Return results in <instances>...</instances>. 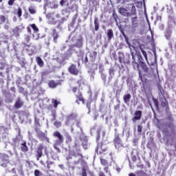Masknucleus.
<instances>
[{"label": "nucleus", "instance_id": "nucleus-1", "mask_svg": "<svg viewBox=\"0 0 176 176\" xmlns=\"http://www.w3.org/2000/svg\"><path fill=\"white\" fill-rule=\"evenodd\" d=\"M107 132L104 129H102V126H98L97 128L96 131V142H97V147L95 149L96 153L98 155V149H100L99 151V153L101 155L104 153V152L107 151V148L104 147V146H101L100 147V141L101 140V144H108V140H107L106 136Z\"/></svg>", "mask_w": 176, "mask_h": 176}, {"label": "nucleus", "instance_id": "nucleus-2", "mask_svg": "<svg viewBox=\"0 0 176 176\" xmlns=\"http://www.w3.org/2000/svg\"><path fill=\"white\" fill-rule=\"evenodd\" d=\"M130 50L132 57V65L134 69H138L139 77L141 79V80H142V74H141V69H140V63L144 61V58H142L141 52L137 51V47H135V50L131 47Z\"/></svg>", "mask_w": 176, "mask_h": 176}, {"label": "nucleus", "instance_id": "nucleus-3", "mask_svg": "<svg viewBox=\"0 0 176 176\" xmlns=\"http://www.w3.org/2000/svg\"><path fill=\"white\" fill-rule=\"evenodd\" d=\"M157 127L161 131H162L164 134V141L166 145H170L173 146L175 144L174 137H173L170 133H168V129H166L163 127V124H162V120H157Z\"/></svg>", "mask_w": 176, "mask_h": 176}, {"label": "nucleus", "instance_id": "nucleus-4", "mask_svg": "<svg viewBox=\"0 0 176 176\" xmlns=\"http://www.w3.org/2000/svg\"><path fill=\"white\" fill-rule=\"evenodd\" d=\"M118 12L121 16L124 17H131V16L137 15V10L135 9V6L131 4L128 8L120 7L118 8Z\"/></svg>", "mask_w": 176, "mask_h": 176}, {"label": "nucleus", "instance_id": "nucleus-5", "mask_svg": "<svg viewBox=\"0 0 176 176\" xmlns=\"http://www.w3.org/2000/svg\"><path fill=\"white\" fill-rule=\"evenodd\" d=\"M43 151L45 156H47V159H49V151H47V146H45V144L43 143H41L37 146L36 150L35 151L37 161H39L41 157L43 156Z\"/></svg>", "mask_w": 176, "mask_h": 176}, {"label": "nucleus", "instance_id": "nucleus-6", "mask_svg": "<svg viewBox=\"0 0 176 176\" xmlns=\"http://www.w3.org/2000/svg\"><path fill=\"white\" fill-rule=\"evenodd\" d=\"M113 76H115V69L113 67H111L109 69V77L107 79V74L105 77V80H102V83L105 87H109V86H111V82H112V80L113 79Z\"/></svg>", "mask_w": 176, "mask_h": 176}, {"label": "nucleus", "instance_id": "nucleus-7", "mask_svg": "<svg viewBox=\"0 0 176 176\" xmlns=\"http://www.w3.org/2000/svg\"><path fill=\"white\" fill-rule=\"evenodd\" d=\"M115 138L113 140L115 148L116 149H118V151H122V148H124V144H123V142H122L120 137H119V133L117 132L118 130L115 129Z\"/></svg>", "mask_w": 176, "mask_h": 176}, {"label": "nucleus", "instance_id": "nucleus-8", "mask_svg": "<svg viewBox=\"0 0 176 176\" xmlns=\"http://www.w3.org/2000/svg\"><path fill=\"white\" fill-rule=\"evenodd\" d=\"M34 131L36 133V137H37L40 141H47V142H49L50 139H49L46 133H43L41 131V128L34 129Z\"/></svg>", "mask_w": 176, "mask_h": 176}, {"label": "nucleus", "instance_id": "nucleus-9", "mask_svg": "<svg viewBox=\"0 0 176 176\" xmlns=\"http://www.w3.org/2000/svg\"><path fill=\"white\" fill-rule=\"evenodd\" d=\"M72 44L70 45L73 49L74 47H77V49H82L83 47V37H80L76 38V37H73L72 38Z\"/></svg>", "mask_w": 176, "mask_h": 176}, {"label": "nucleus", "instance_id": "nucleus-10", "mask_svg": "<svg viewBox=\"0 0 176 176\" xmlns=\"http://www.w3.org/2000/svg\"><path fill=\"white\" fill-rule=\"evenodd\" d=\"M24 26L19 25L14 29H11V32H10L11 37L14 36V38H19L20 34L23 32V30H24Z\"/></svg>", "mask_w": 176, "mask_h": 176}, {"label": "nucleus", "instance_id": "nucleus-11", "mask_svg": "<svg viewBox=\"0 0 176 176\" xmlns=\"http://www.w3.org/2000/svg\"><path fill=\"white\" fill-rule=\"evenodd\" d=\"M23 140V136L19 133L18 135L16 136L15 138L12 139V145L13 146V151L15 153H17V150L16 148L20 145V142Z\"/></svg>", "mask_w": 176, "mask_h": 176}, {"label": "nucleus", "instance_id": "nucleus-12", "mask_svg": "<svg viewBox=\"0 0 176 176\" xmlns=\"http://www.w3.org/2000/svg\"><path fill=\"white\" fill-rule=\"evenodd\" d=\"M76 118H78V115H76L75 113L68 116L67 120L65 122V126H74V124H75V122H76Z\"/></svg>", "mask_w": 176, "mask_h": 176}, {"label": "nucleus", "instance_id": "nucleus-13", "mask_svg": "<svg viewBox=\"0 0 176 176\" xmlns=\"http://www.w3.org/2000/svg\"><path fill=\"white\" fill-rule=\"evenodd\" d=\"M72 52H74V48L72 46H69V49L65 52V54L63 56V58L61 60H58V58H57V61L61 64L63 61L68 60L72 56Z\"/></svg>", "mask_w": 176, "mask_h": 176}, {"label": "nucleus", "instance_id": "nucleus-14", "mask_svg": "<svg viewBox=\"0 0 176 176\" xmlns=\"http://www.w3.org/2000/svg\"><path fill=\"white\" fill-rule=\"evenodd\" d=\"M68 72H69L71 75H74L75 76H78V75L80 74V69H78V67H76V65L72 64L68 67Z\"/></svg>", "mask_w": 176, "mask_h": 176}, {"label": "nucleus", "instance_id": "nucleus-15", "mask_svg": "<svg viewBox=\"0 0 176 176\" xmlns=\"http://www.w3.org/2000/svg\"><path fill=\"white\" fill-rule=\"evenodd\" d=\"M69 12H78V6L73 4L69 6V4L67 6L66 9L62 11V13L64 14H69Z\"/></svg>", "mask_w": 176, "mask_h": 176}, {"label": "nucleus", "instance_id": "nucleus-16", "mask_svg": "<svg viewBox=\"0 0 176 176\" xmlns=\"http://www.w3.org/2000/svg\"><path fill=\"white\" fill-rule=\"evenodd\" d=\"M118 57L120 64H127V65H129L130 63H131L129 60L125 59L124 53L122 52H118Z\"/></svg>", "mask_w": 176, "mask_h": 176}, {"label": "nucleus", "instance_id": "nucleus-17", "mask_svg": "<svg viewBox=\"0 0 176 176\" xmlns=\"http://www.w3.org/2000/svg\"><path fill=\"white\" fill-rule=\"evenodd\" d=\"M162 121V124L163 126L164 129H170L171 130V133H176V126L174 125V123H173V121H169V122H166V124H163L162 120H160Z\"/></svg>", "mask_w": 176, "mask_h": 176}, {"label": "nucleus", "instance_id": "nucleus-18", "mask_svg": "<svg viewBox=\"0 0 176 176\" xmlns=\"http://www.w3.org/2000/svg\"><path fill=\"white\" fill-rule=\"evenodd\" d=\"M142 118V111L136 110L134 113V116L132 118L133 123H137L138 120H141Z\"/></svg>", "mask_w": 176, "mask_h": 176}, {"label": "nucleus", "instance_id": "nucleus-19", "mask_svg": "<svg viewBox=\"0 0 176 176\" xmlns=\"http://www.w3.org/2000/svg\"><path fill=\"white\" fill-rule=\"evenodd\" d=\"M53 135L55 138H58V140L55 141L56 144H63V142H64V136H63L59 131H56L54 132Z\"/></svg>", "mask_w": 176, "mask_h": 176}, {"label": "nucleus", "instance_id": "nucleus-20", "mask_svg": "<svg viewBox=\"0 0 176 176\" xmlns=\"http://www.w3.org/2000/svg\"><path fill=\"white\" fill-rule=\"evenodd\" d=\"M153 54H154V60L153 61L152 60H146L147 64L149 65V67H151V68L152 69V67H155V65H157V56L156 55V50H153Z\"/></svg>", "mask_w": 176, "mask_h": 176}, {"label": "nucleus", "instance_id": "nucleus-21", "mask_svg": "<svg viewBox=\"0 0 176 176\" xmlns=\"http://www.w3.org/2000/svg\"><path fill=\"white\" fill-rule=\"evenodd\" d=\"M105 69L104 68V65L102 63L99 64V74L100 75V79L102 80H105L106 74L104 72Z\"/></svg>", "mask_w": 176, "mask_h": 176}, {"label": "nucleus", "instance_id": "nucleus-22", "mask_svg": "<svg viewBox=\"0 0 176 176\" xmlns=\"http://www.w3.org/2000/svg\"><path fill=\"white\" fill-rule=\"evenodd\" d=\"M23 105H24V101L21 99V98L18 97L14 104L15 109H20Z\"/></svg>", "mask_w": 176, "mask_h": 176}, {"label": "nucleus", "instance_id": "nucleus-23", "mask_svg": "<svg viewBox=\"0 0 176 176\" xmlns=\"http://www.w3.org/2000/svg\"><path fill=\"white\" fill-rule=\"evenodd\" d=\"M74 146L76 148V151L74 152L73 155L75 157H80L81 159L83 157V155H82V153L80 152V148L78 147V144L75 143Z\"/></svg>", "mask_w": 176, "mask_h": 176}, {"label": "nucleus", "instance_id": "nucleus-24", "mask_svg": "<svg viewBox=\"0 0 176 176\" xmlns=\"http://www.w3.org/2000/svg\"><path fill=\"white\" fill-rule=\"evenodd\" d=\"M140 67L142 68L143 72H144L145 74H149V68L146 65V63L144 62V60H142L141 63H139V69Z\"/></svg>", "mask_w": 176, "mask_h": 176}, {"label": "nucleus", "instance_id": "nucleus-25", "mask_svg": "<svg viewBox=\"0 0 176 176\" xmlns=\"http://www.w3.org/2000/svg\"><path fill=\"white\" fill-rule=\"evenodd\" d=\"M80 52V56H82L81 60L83 63V64H85V65L87 66L89 65V58H87V55H85V56H83V51H82V50H79Z\"/></svg>", "mask_w": 176, "mask_h": 176}, {"label": "nucleus", "instance_id": "nucleus-26", "mask_svg": "<svg viewBox=\"0 0 176 176\" xmlns=\"http://www.w3.org/2000/svg\"><path fill=\"white\" fill-rule=\"evenodd\" d=\"M121 34L122 36L124 38L125 42L128 45L129 49L131 50V47H133V50H135V47H134V45H131V44H130V42H129V37L127 36V35H126V33H124V32L122 30Z\"/></svg>", "mask_w": 176, "mask_h": 176}, {"label": "nucleus", "instance_id": "nucleus-27", "mask_svg": "<svg viewBox=\"0 0 176 176\" xmlns=\"http://www.w3.org/2000/svg\"><path fill=\"white\" fill-rule=\"evenodd\" d=\"M156 146V144H155V141L153 140V138H150L147 144H146V148L148 149H150V151H152L153 148Z\"/></svg>", "mask_w": 176, "mask_h": 176}, {"label": "nucleus", "instance_id": "nucleus-28", "mask_svg": "<svg viewBox=\"0 0 176 176\" xmlns=\"http://www.w3.org/2000/svg\"><path fill=\"white\" fill-rule=\"evenodd\" d=\"M132 28H136L138 27V17L137 16H133L131 19Z\"/></svg>", "mask_w": 176, "mask_h": 176}, {"label": "nucleus", "instance_id": "nucleus-29", "mask_svg": "<svg viewBox=\"0 0 176 176\" xmlns=\"http://www.w3.org/2000/svg\"><path fill=\"white\" fill-rule=\"evenodd\" d=\"M165 111L168 120H169V122H173V114H171V112H170V107H167L165 109Z\"/></svg>", "mask_w": 176, "mask_h": 176}, {"label": "nucleus", "instance_id": "nucleus-30", "mask_svg": "<svg viewBox=\"0 0 176 176\" xmlns=\"http://www.w3.org/2000/svg\"><path fill=\"white\" fill-rule=\"evenodd\" d=\"M77 100L76 102L79 105V101H82V104H85V99L83 98V96L82 95V92L78 91V95H76Z\"/></svg>", "mask_w": 176, "mask_h": 176}, {"label": "nucleus", "instance_id": "nucleus-31", "mask_svg": "<svg viewBox=\"0 0 176 176\" xmlns=\"http://www.w3.org/2000/svg\"><path fill=\"white\" fill-rule=\"evenodd\" d=\"M107 42H111V41H112V38H113V30H112V29L107 30Z\"/></svg>", "mask_w": 176, "mask_h": 176}, {"label": "nucleus", "instance_id": "nucleus-32", "mask_svg": "<svg viewBox=\"0 0 176 176\" xmlns=\"http://www.w3.org/2000/svg\"><path fill=\"white\" fill-rule=\"evenodd\" d=\"M52 36L54 43H57V40L58 39V33L56 29L52 30Z\"/></svg>", "mask_w": 176, "mask_h": 176}, {"label": "nucleus", "instance_id": "nucleus-33", "mask_svg": "<svg viewBox=\"0 0 176 176\" xmlns=\"http://www.w3.org/2000/svg\"><path fill=\"white\" fill-rule=\"evenodd\" d=\"M58 85H61V82H54V80H51L48 83V86L51 89H56V87H57L58 86Z\"/></svg>", "mask_w": 176, "mask_h": 176}, {"label": "nucleus", "instance_id": "nucleus-34", "mask_svg": "<svg viewBox=\"0 0 176 176\" xmlns=\"http://www.w3.org/2000/svg\"><path fill=\"white\" fill-rule=\"evenodd\" d=\"M21 151L22 152H28L29 148L28 146H27V142L23 141V143L21 144Z\"/></svg>", "mask_w": 176, "mask_h": 176}, {"label": "nucleus", "instance_id": "nucleus-35", "mask_svg": "<svg viewBox=\"0 0 176 176\" xmlns=\"http://www.w3.org/2000/svg\"><path fill=\"white\" fill-rule=\"evenodd\" d=\"M0 159L1 162H6V163H9V155L5 153H0Z\"/></svg>", "mask_w": 176, "mask_h": 176}, {"label": "nucleus", "instance_id": "nucleus-36", "mask_svg": "<svg viewBox=\"0 0 176 176\" xmlns=\"http://www.w3.org/2000/svg\"><path fill=\"white\" fill-rule=\"evenodd\" d=\"M80 141H84L82 145V148H84V149H86L87 148V138H86V136L80 135Z\"/></svg>", "mask_w": 176, "mask_h": 176}, {"label": "nucleus", "instance_id": "nucleus-37", "mask_svg": "<svg viewBox=\"0 0 176 176\" xmlns=\"http://www.w3.org/2000/svg\"><path fill=\"white\" fill-rule=\"evenodd\" d=\"M172 34H173V32L170 30V28L166 29L164 32V36L166 39L168 41L170 38H171Z\"/></svg>", "mask_w": 176, "mask_h": 176}, {"label": "nucleus", "instance_id": "nucleus-38", "mask_svg": "<svg viewBox=\"0 0 176 176\" xmlns=\"http://www.w3.org/2000/svg\"><path fill=\"white\" fill-rule=\"evenodd\" d=\"M18 63L21 65L22 68H25V64H27V60L24 58H18Z\"/></svg>", "mask_w": 176, "mask_h": 176}, {"label": "nucleus", "instance_id": "nucleus-39", "mask_svg": "<svg viewBox=\"0 0 176 176\" xmlns=\"http://www.w3.org/2000/svg\"><path fill=\"white\" fill-rule=\"evenodd\" d=\"M131 100V95L130 94H126L123 96V100L125 104H129Z\"/></svg>", "mask_w": 176, "mask_h": 176}, {"label": "nucleus", "instance_id": "nucleus-40", "mask_svg": "<svg viewBox=\"0 0 176 176\" xmlns=\"http://www.w3.org/2000/svg\"><path fill=\"white\" fill-rule=\"evenodd\" d=\"M94 26H95V31H98V30H100V22H99V19L98 17L96 16L94 18Z\"/></svg>", "mask_w": 176, "mask_h": 176}, {"label": "nucleus", "instance_id": "nucleus-41", "mask_svg": "<svg viewBox=\"0 0 176 176\" xmlns=\"http://www.w3.org/2000/svg\"><path fill=\"white\" fill-rule=\"evenodd\" d=\"M161 107H162V108H165V109L167 107H168V102L167 101V99H166L164 96V99H162L161 102Z\"/></svg>", "mask_w": 176, "mask_h": 176}, {"label": "nucleus", "instance_id": "nucleus-42", "mask_svg": "<svg viewBox=\"0 0 176 176\" xmlns=\"http://www.w3.org/2000/svg\"><path fill=\"white\" fill-rule=\"evenodd\" d=\"M157 87L159 90V96H162V97H164V89H163V87H162L160 84H158Z\"/></svg>", "mask_w": 176, "mask_h": 176}, {"label": "nucleus", "instance_id": "nucleus-43", "mask_svg": "<svg viewBox=\"0 0 176 176\" xmlns=\"http://www.w3.org/2000/svg\"><path fill=\"white\" fill-rule=\"evenodd\" d=\"M41 129V124H39V118L35 117L34 118V129Z\"/></svg>", "mask_w": 176, "mask_h": 176}, {"label": "nucleus", "instance_id": "nucleus-44", "mask_svg": "<svg viewBox=\"0 0 176 176\" xmlns=\"http://www.w3.org/2000/svg\"><path fill=\"white\" fill-rule=\"evenodd\" d=\"M36 63H37L38 65L41 67H43V65H44V63H43V60H42L41 57L38 56L36 58Z\"/></svg>", "mask_w": 176, "mask_h": 176}, {"label": "nucleus", "instance_id": "nucleus-45", "mask_svg": "<svg viewBox=\"0 0 176 176\" xmlns=\"http://www.w3.org/2000/svg\"><path fill=\"white\" fill-rule=\"evenodd\" d=\"M60 144H57L56 142L53 144L54 148L56 151L57 153H61V149L58 148V146Z\"/></svg>", "mask_w": 176, "mask_h": 176}, {"label": "nucleus", "instance_id": "nucleus-46", "mask_svg": "<svg viewBox=\"0 0 176 176\" xmlns=\"http://www.w3.org/2000/svg\"><path fill=\"white\" fill-rule=\"evenodd\" d=\"M65 137L66 138L67 144H69V142H72V138L71 137V135H69V133H66L65 135Z\"/></svg>", "mask_w": 176, "mask_h": 176}, {"label": "nucleus", "instance_id": "nucleus-47", "mask_svg": "<svg viewBox=\"0 0 176 176\" xmlns=\"http://www.w3.org/2000/svg\"><path fill=\"white\" fill-rule=\"evenodd\" d=\"M59 4L60 6H65V5H67V7L68 5H69V3L68 2V0H60Z\"/></svg>", "mask_w": 176, "mask_h": 176}, {"label": "nucleus", "instance_id": "nucleus-48", "mask_svg": "<svg viewBox=\"0 0 176 176\" xmlns=\"http://www.w3.org/2000/svg\"><path fill=\"white\" fill-rule=\"evenodd\" d=\"M89 56L92 60H96V57H97V52L93 51V52H90Z\"/></svg>", "mask_w": 176, "mask_h": 176}, {"label": "nucleus", "instance_id": "nucleus-49", "mask_svg": "<svg viewBox=\"0 0 176 176\" xmlns=\"http://www.w3.org/2000/svg\"><path fill=\"white\" fill-rule=\"evenodd\" d=\"M52 102L54 105V108L55 109L57 108V107H58V104H60V102H58L56 99H52Z\"/></svg>", "mask_w": 176, "mask_h": 176}, {"label": "nucleus", "instance_id": "nucleus-50", "mask_svg": "<svg viewBox=\"0 0 176 176\" xmlns=\"http://www.w3.org/2000/svg\"><path fill=\"white\" fill-rule=\"evenodd\" d=\"M69 14H67L66 16H63L61 20L58 21V23H60V24H64V21H67V19H68V16Z\"/></svg>", "mask_w": 176, "mask_h": 176}, {"label": "nucleus", "instance_id": "nucleus-51", "mask_svg": "<svg viewBox=\"0 0 176 176\" xmlns=\"http://www.w3.org/2000/svg\"><path fill=\"white\" fill-rule=\"evenodd\" d=\"M140 50H141L146 61H148V54H146V52H145V50H144L142 47H140Z\"/></svg>", "mask_w": 176, "mask_h": 176}, {"label": "nucleus", "instance_id": "nucleus-52", "mask_svg": "<svg viewBox=\"0 0 176 176\" xmlns=\"http://www.w3.org/2000/svg\"><path fill=\"white\" fill-rule=\"evenodd\" d=\"M112 16H113V19H114V21H116V23H118V14H116V12H115V10H113L112 12Z\"/></svg>", "mask_w": 176, "mask_h": 176}, {"label": "nucleus", "instance_id": "nucleus-53", "mask_svg": "<svg viewBox=\"0 0 176 176\" xmlns=\"http://www.w3.org/2000/svg\"><path fill=\"white\" fill-rule=\"evenodd\" d=\"M30 26L32 28V30H34V31L35 32H39V29L38 28L36 25H35V23L32 24Z\"/></svg>", "mask_w": 176, "mask_h": 176}, {"label": "nucleus", "instance_id": "nucleus-54", "mask_svg": "<svg viewBox=\"0 0 176 176\" xmlns=\"http://www.w3.org/2000/svg\"><path fill=\"white\" fill-rule=\"evenodd\" d=\"M29 12H30V14H35V13H36V11L35 10V8H34L32 6L29 8Z\"/></svg>", "mask_w": 176, "mask_h": 176}, {"label": "nucleus", "instance_id": "nucleus-55", "mask_svg": "<svg viewBox=\"0 0 176 176\" xmlns=\"http://www.w3.org/2000/svg\"><path fill=\"white\" fill-rule=\"evenodd\" d=\"M153 101L154 102L155 107L156 108H159V100L155 98H153Z\"/></svg>", "mask_w": 176, "mask_h": 176}, {"label": "nucleus", "instance_id": "nucleus-56", "mask_svg": "<svg viewBox=\"0 0 176 176\" xmlns=\"http://www.w3.org/2000/svg\"><path fill=\"white\" fill-rule=\"evenodd\" d=\"M52 164H53V162L49 161V160L46 161L47 168L48 170H50V166H52Z\"/></svg>", "mask_w": 176, "mask_h": 176}, {"label": "nucleus", "instance_id": "nucleus-57", "mask_svg": "<svg viewBox=\"0 0 176 176\" xmlns=\"http://www.w3.org/2000/svg\"><path fill=\"white\" fill-rule=\"evenodd\" d=\"M54 126H55V127H56L57 129H58V127H61V122L55 121L54 123Z\"/></svg>", "mask_w": 176, "mask_h": 176}, {"label": "nucleus", "instance_id": "nucleus-58", "mask_svg": "<svg viewBox=\"0 0 176 176\" xmlns=\"http://www.w3.org/2000/svg\"><path fill=\"white\" fill-rule=\"evenodd\" d=\"M118 104L114 106V109L115 111H119V109H120V100H118Z\"/></svg>", "mask_w": 176, "mask_h": 176}, {"label": "nucleus", "instance_id": "nucleus-59", "mask_svg": "<svg viewBox=\"0 0 176 176\" xmlns=\"http://www.w3.org/2000/svg\"><path fill=\"white\" fill-rule=\"evenodd\" d=\"M43 174L41 173V170L36 169L34 170V176H42Z\"/></svg>", "mask_w": 176, "mask_h": 176}, {"label": "nucleus", "instance_id": "nucleus-60", "mask_svg": "<svg viewBox=\"0 0 176 176\" xmlns=\"http://www.w3.org/2000/svg\"><path fill=\"white\" fill-rule=\"evenodd\" d=\"M22 14H23V10H21V8H19L17 11L18 17H21Z\"/></svg>", "mask_w": 176, "mask_h": 176}, {"label": "nucleus", "instance_id": "nucleus-61", "mask_svg": "<svg viewBox=\"0 0 176 176\" xmlns=\"http://www.w3.org/2000/svg\"><path fill=\"white\" fill-rule=\"evenodd\" d=\"M101 38H102V34H101L100 33H98L96 34V41H101Z\"/></svg>", "mask_w": 176, "mask_h": 176}, {"label": "nucleus", "instance_id": "nucleus-62", "mask_svg": "<svg viewBox=\"0 0 176 176\" xmlns=\"http://www.w3.org/2000/svg\"><path fill=\"white\" fill-rule=\"evenodd\" d=\"M97 126H94L92 128H91L90 129V134L91 135H93V134H94V131H96V129Z\"/></svg>", "mask_w": 176, "mask_h": 176}, {"label": "nucleus", "instance_id": "nucleus-63", "mask_svg": "<svg viewBox=\"0 0 176 176\" xmlns=\"http://www.w3.org/2000/svg\"><path fill=\"white\" fill-rule=\"evenodd\" d=\"M82 176H87V172L85 168H82Z\"/></svg>", "mask_w": 176, "mask_h": 176}, {"label": "nucleus", "instance_id": "nucleus-64", "mask_svg": "<svg viewBox=\"0 0 176 176\" xmlns=\"http://www.w3.org/2000/svg\"><path fill=\"white\" fill-rule=\"evenodd\" d=\"M138 174H139V175H141V176H147L148 175L144 170L139 171Z\"/></svg>", "mask_w": 176, "mask_h": 176}]
</instances>
